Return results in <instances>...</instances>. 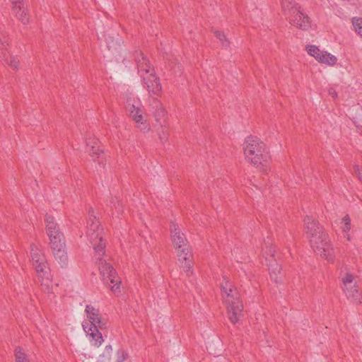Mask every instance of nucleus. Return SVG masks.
Masks as SVG:
<instances>
[{
    "label": "nucleus",
    "mask_w": 362,
    "mask_h": 362,
    "mask_svg": "<svg viewBox=\"0 0 362 362\" xmlns=\"http://www.w3.org/2000/svg\"><path fill=\"white\" fill-rule=\"evenodd\" d=\"M128 354L124 349H119L117 352V362H123L127 358Z\"/></svg>",
    "instance_id": "32"
},
{
    "label": "nucleus",
    "mask_w": 362,
    "mask_h": 362,
    "mask_svg": "<svg viewBox=\"0 0 362 362\" xmlns=\"http://www.w3.org/2000/svg\"><path fill=\"white\" fill-rule=\"evenodd\" d=\"M311 247L320 256L324 257L328 261H333L334 257V249L332 248L328 235L325 232L320 234H313L309 238Z\"/></svg>",
    "instance_id": "5"
},
{
    "label": "nucleus",
    "mask_w": 362,
    "mask_h": 362,
    "mask_svg": "<svg viewBox=\"0 0 362 362\" xmlns=\"http://www.w3.org/2000/svg\"><path fill=\"white\" fill-rule=\"evenodd\" d=\"M337 59L334 55L327 52L322 51L320 57H318L317 62L321 64H325L329 66L336 64Z\"/></svg>",
    "instance_id": "17"
},
{
    "label": "nucleus",
    "mask_w": 362,
    "mask_h": 362,
    "mask_svg": "<svg viewBox=\"0 0 362 362\" xmlns=\"http://www.w3.org/2000/svg\"><path fill=\"white\" fill-rule=\"evenodd\" d=\"M291 12L293 14V17L291 19V24L303 30L310 28V18L300 11V7H292Z\"/></svg>",
    "instance_id": "9"
},
{
    "label": "nucleus",
    "mask_w": 362,
    "mask_h": 362,
    "mask_svg": "<svg viewBox=\"0 0 362 362\" xmlns=\"http://www.w3.org/2000/svg\"><path fill=\"white\" fill-rule=\"evenodd\" d=\"M0 59L13 69H17L19 64V60L9 54L6 47L0 51Z\"/></svg>",
    "instance_id": "15"
},
{
    "label": "nucleus",
    "mask_w": 362,
    "mask_h": 362,
    "mask_svg": "<svg viewBox=\"0 0 362 362\" xmlns=\"http://www.w3.org/2000/svg\"><path fill=\"white\" fill-rule=\"evenodd\" d=\"M329 94L330 95H332L333 97H334V96H337V93H336V91H335L333 88H330V89L329 90Z\"/></svg>",
    "instance_id": "40"
},
{
    "label": "nucleus",
    "mask_w": 362,
    "mask_h": 362,
    "mask_svg": "<svg viewBox=\"0 0 362 362\" xmlns=\"http://www.w3.org/2000/svg\"><path fill=\"white\" fill-rule=\"evenodd\" d=\"M23 0H10L13 6L23 4Z\"/></svg>",
    "instance_id": "38"
},
{
    "label": "nucleus",
    "mask_w": 362,
    "mask_h": 362,
    "mask_svg": "<svg viewBox=\"0 0 362 362\" xmlns=\"http://www.w3.org/2000/svg\"><path fill=\"white\" fill-rule=\"evenodd\" d=\"M39 277L42 279L49 280L50 279V269L47 265V262L34 266Z\"/></svg>",
    "instance_id": "16"
},
{
    "label": "nucleus",
    "mask_w": 362,
    "mask_h": 362,
    "mask_svg": "<svg viewBox=\"0 0 362 362\" xmlns=\"http://www.w3.org/2000/svg\"><path fill=\"white\" fill-rule=\"evenodd\" d=\"M88 216H89V218H88V222H89V223H92L93 221H98L97 219L96 216L93 214V210L92 209H89Z\"/></svg>",
    "instance_id": "37"
},
{
    "label": "nucleus",
    "mask_w": 362,
    "mask_h": 362,
    "mask_svg": "<svg viewBox=\"0 0 362 362\" xmlns=\"http://www.w3.org/2000/svg\"><path fill=\"white\" fill-rule=\"evenodd\" d=\"M214 33L215 36L220 40L223 46L226 47H229L230 41L227 39L223 32L215 30Z\"/></svg>",
    "instance_id": "25"
},
{
    "label": "nucleus",
    "mask_w": 362,
    "mask_h": 362,
    "mask_svg": "<svg viewBox=\"0 0 362 362\" xmlns=\"http://www.w3.org/2000/svg\"><path fill=\"white\" fill-rule=\"evenodd\" d=\"M97 263L104 284L110 286L113 293H120V284L122 281L112 265L107 263L106 260L101 257L98 258Z\"/></svg>",
    "instance_id": "6"
},
{
    "label": "nucleus",
    "mask_w": 362,
    "mask_h": 362,
    "mask_svg": "<svg viewBox=\"0 0 362 362\" xmlns=\"http://www.w3.org/2000/svg\"><path fill=\"white\" fill-rule=\"evenodd\" d=\"M304 223L308 238H310L313 233L320 234L321 232H325L323 227L320 225L319 222L313 219L311 216H307L304 218Z\"/></svg>",
    "instance_id": "11"
},
{
    "label": "nucleus",
    "mask_w": 362,
    "mask_h": 362,
    "mask_svg": "<svg viewBox=\"0 0 362 362\" xmlns=\"http://www.w3.org/2000/svg\"><path fill=\"white\" fill-rule=\"evenodd\" d=\"M170 229L172 241L176 250L179 260L181 261L183 259L185 266L190 268V259H192V255L189 250L187 240L185 234L180 231L179 226L175 223H171Z\"/></svg>",
    "instance_id": "3"
},
{
    "label": "nucleus",
    "mask_w": 362,
    "mask_h": 362,
    "mask_svg": "<svg viewBox=\"0 0 362 362\" xmlns=\"http://www.w3.org/2000/svg\"><path fill=\"white\" fill-rule=\"evenodd\" d=\"M156 104L157 109L154 111V117L156 120L159 122L161 119L165 117L166 111L158 101L156 102Z\"/></svg>",
    "instance_id": "22"
},
{
    "label": "nucleus",
    "mask_w": 362,
    "mask_h": 362,
    "mask_svg": "<svg viewBox=\"0 0 362 362\" xmlns=\"http://www.w3.org/2000/svg\"><path fill=\"white\" fill-rule=\"evenodd\" d=\"M9 45V37L4 25H0V51Z\"/></svg>",
    "instance_id": "19"
},
{
    "label": "nucleus",
    "mask_w": 362,
    "mask_h": 362,
    "mask_svg": "<svg viewBox=\"0 0 362 362\" xmlns=\"http://www.w3.org/2000/svg\"><path fill=\"white\" fill-rule=\"evenodd\" d=\"M85 311L89 322L84 321L82 324L83 328L87 335L90 337L91 341H93V345L99 347L104 340L102 333L97 330L94 321L101 316L100 311L90 305L86 306Z\"/></svg>",
    "instance_id": "4"
},
{
    "label": "nucleus",
    "mask_w": 362,
    "mask_h": 362,
    "mask_svg": "<svg viewBox=\"0 0 362 362\" xmlns=\"http://www.w3.org/2000/svg\"><path fill=\"white\" fill-rule=\"evenodd\" d=\"M93 247L96 253L100 255H103L105 253V243L101 235V238H98L97 240H89Z\"/></svg>",
    "instance_id": "18"
},
{
    "label": "nucleus",
    "mask_w": 362,
    "mask_h": 362,
    "mask_svg": "<svg viewBox=\"0 0 362 362\" xmlns=\"http://www.w3.org/2000/svg\"><path fill=\"white\" fill-rule=\"evenodd\" d=\"M16 362H26V355L21 350L16 351Z\"/></svg>",
    "instance_id": "33"
},
{
    "label": "nucleus",
    "mask_w": 362,
    "mask_h": 362,
    "mask_svg": "<svg viewBox=\"0 0 362 362\" xmlns=\"http://www.w3.org/2000/svg\"><path fill=\"white\" fill-rule=\"evenodd\" d=\"M139 72H145L148 73L150 71V64L148 59H146V62H144V63H140L137 65Z\"/></svg>",
    "instance_id": "31"
},
{
    "label": "nucleus",
    "mask_w": 362,
    "mask_h": 362,
    "mask_svg": "<svg viewBox=\"0 0 362 362\" xmlns=\"http://www.w3.org/2000/svg\"><path fill=\"white\" fill-rule=\"evenodd\" d=\"M221 288L226 295V302L229 305L228 309L229 320L233 324H235L238 321V314L242 312L243 305L239 302L237 298V293L234 292L230 283L226 281L221 284Z\"/></svg>",
    "instance_id": "7"
},
{
    "label": "nucleus",
    "mask_w": 362,
    "mask_h": 362,
    "mask_svg": "<svg viewBox=\"0 0 362 362\" xmlns=\"http://www.w3.org/2000/svg\"><path fill=\"white\" fill-rule=\"evenodd\" d=\"M143 81L151 95H160L162 92V86L159 77L155 74H151L146 78L144 77Z\"/></svg>",
    "instance_id": "10"
},
{
    "label": "nucleus",
    "mask_w": 362,
    "mask_h": 362,
    "mask_svg": "<svg viewBox=\"0 0 362 362\" xmlns=\"http://www.w3.org/2000/svg\"><path fill=\"white\" fill-rule=\"evenodd\" d=\"M47 234L50 240V246L55 259L65 267L68 264V256L66 252V245L63 233L60 230L59 224L54 217L46 214L45 216Z\"/></svg>",
    "instance_id": "1"
},
{
    "label": "nucleus",
    "mask_w": 362,
    "mask_h": 362,
    "mask_svg": "<svg viewBox=\"0 0 362 362\" xmlns=\"http://www.w3.org/2000/svg\"><path fill=\"white\" fill-rule=\"evenodd\" d=\"M94 322L97 327V330L98 331L99 329H106L107 327V321L105 319L103 318L101 316L99 317L97 320H95Z\"/></svg>",
    "instance_id": "28"
},
{
    "label": "nucleus",
    "mask_w": 362,
    "mask_h": 362,
    "mask_svg": "<svg viewBox=\"0 0 362 362\" xmlns=\"http://www.w3.org/2000/svg\"><path fill=\"white\" fill-rule=\"evenodd\" d=\"M141 112L140 108L132 105V110L130 111V115L136 122L144 124V117Z\"/></svg>",
    "instance_id": "20"
},
{
    "label": "nucleus",
    "mask_w": 362,
    "mask_h": 362,
    "mask_svg": "<svg viewBox=\"0 0 362 362\" xmlns=\"http://www.w3.org/2000/svg\"><path fill=\"white\" fill-rule=\"evenodd\" d=\"M88 230L87 235L89 240H97L98 238H101L102 229L100 228L99 221H92V223L87 222Z\"/></svg>",
    "instance_id": "12"
},
{
    "label": "nucleus",
    "mask_w": 362,
    "mask_h": 362,
    "mask_svg": "<svg viewBox=\"0 0 362 362\" xmlns=\"http://www.w3.org/2000/svg\"><path fill=\"white\" fill-rule=\"evenodd\" d=\"M244 153L246 159L260 171L267 172L269 168L270 155L266 145L255 136H248L244 144Z\"/></svg>",
    "instance_id": "2"
},
{
    "label": "nucleus",
    "mask_w": 362,
    "mask_h": 362,
    "mask_svg": "<svg viewBox=\"0 0 362 362\" xmlns=\"http://www.w3.org/2000/svg\"><path fill=\"white\" fill-rule=\"evenodd\" d=\"M358 122H359V124H356L357 128H360V127L362 128V114L360 115ZM361 132H362V130H361Z\"/></svg>",
    "instance_id": "41"
},
{
    "label": "nucleus",
    "mask_w": 362,
    "mask_h": 362,
    "mask_svg": "<svg viewBox=\"0 0 362 362\" xmlns=\"http://www.w3.org/2000/svg\"><path fill=\"white\" fill-rule=\"evenodd\" d=\"M306 51L308 54L312 57H313L317 61L318 60V57H320V54H322L321 50L320 49L313 45H308L306 46Z\"/></svg>",
    "instance_id": "21"
},
{
    "label": "nucleus",
    "mask_w": 362,
    "mask_h": 362,
    "mask_svg": "<svg viewBox=\"0 0 362 362\" xmlns=\"http://www.w3.org/2000/svg\"><path fill=\"white\" fill-rule=\"evenodd\" d=\"M354 276L351 274H346V276L343 278L342 281L344 284V287L348 286L353 283Z\"/></svg>",
    "instance_id": "34"
},
{
    "label": "nucleus",
    "mask_w": 362,
    "mask_h": 362,
    "mask_svg": "<svg viewBox=\"0 0 362 362\" xmlns=\"http://www.w3.org/2000/svg\"><path fill=\"white\" fill-rule=\"evenodd\" d=\"M107 47H108L109 50H111V49L112 48V46H111L110 44H108Z\"/></svg>",
    "instance_id": "42"
},
{
    "label": "nucleus",
    "mask_w": 362,
    "mask_h": 362,
    "mask_svg": "<svg viewBox=\"0 0 362 362\" xmlns=\"http://www.w3.org/2000/svg\"><path fill=\"white\" fill-rule=\"evenodd\" d=\"M350 287L346 286L344 287V291L345 292L346 295L348 298L349 297H356L358 294V290L357 289L356 286L354 285L353 286L351 285H349Z\"/></svg>",
    "instance_id": "26"
},
{
    "label": "nucleus",
    "mask_w": 362,
    "mask_h": 362,
    "mask_svg": "<svg viewBox=\"0 0 362 362\" xmlns=\"http://www.w3.org/2000/svg\"><path fill=\"white\" fill-rule=\"evenodd\" d=\"M134 55L136 65H138L140 63H144V62H146L147 57L144 54V53L141 51H135Z\"/></svg>",
    "instance_id": "29"
},
{
    "label": "nucleus",
    "mask_w": 362,
    "mask_h": 362,
    "mask_svg": "<svg viewBox=\"0 0 362 362\" xmlns=\"http://www.w3.org/2000/svg\"><path fill=\"white\" fill-rule=\"evenodd\" d=\"M13 11L15 13L16 17L23 24L25 25L30 21V16L27 12V9L23 6L16 5L13 6Z\"/></svg>",
    "instance_id": "14"
},
{
    "label": "nucleus",
    "mask_w": 362,
    "mask_h": 362,
    "mask_svg": "<svg viewBox=\"0 0 362 362\" xmlns=\"http://www.w3.org/2000/svg\"><path fill=\"white\" fill-rule=\"evenodd\" d=\"M275 250L272 247L269 250V254L271 259L266 258L267 262L268 269L270 277L272 281L276 284H279L282 281V276L281 275V267L274 258Z\"/></svg>",
    "instance_id": "8"
},
{
    "label": "nucleus",
    "mask_w": 362,
    "mask_h": 362,
    "mask_svg": "<svg viewBox=\"0 0 362 362\" xmlns=\"http://www.w3.org/2000/svg\"><path fill=\"white\" fill-rule=\"evenodd\" d=\"M112 354V347L111 345H107L104 352L100 355L101 362H110Z\"/></svg>",
    "instance_id": "23"
},
{
    "label": "nucleus",
    "mask_w": 362,
    "mask_h": 362,
    "mask_svg": "<svg viewBox=\"0 0 362 362\" xmlns=\"http://www.w3.org/2000/svg\"><path fill=\"white\" fill-rule=\"evenodd\" d=\"M159 139L162 143H165L168 140V134L164 132L163 129L159 132Z\"/></svg>",
    "instance_id": "36"
},
{
    "label": "nucleus",
    "mask_w": 362,
    "mask_h": 362,
    "mask_svg": "<svg viewBox=\"0 0 362 362\" xmlns=\"http://www.w3.org/2000/svg\"><path fill=\"white\" fill-rule=\"evenodd\" d=\"M100 145V141L95 137H90L86 139V149H92V148H96L95 146Z\"/></svg>",
    "instance_id": "27"
},
{
    "label": "nucleus",
    "mask_w": 362,
    "mask_h": 362,
    "mask_svg": "<svg viewBox=\"0 0 362 362\" xmlns=\"http://www.w3.org/2000/svg\"><path fill=\"white\" fill-rule=\"evenodd\" d=\"M352 25L355 31L362 37V18H358L353 21Z\"/></svg>",
    "instance_id": "30"
},
{
    "label": "nucleus",
    "mask_w": 362,
    "mask_h": 362,
    "mask_svg": "<svg viewBox=\"0 0 362 362\" xmlns=\"http://www.w3.org/2000/svg\"><path fill=\"white\" fill-rule=\"evenodd\" d=\"M96 148H92V149H86V152L88 153L93 160L95 161L96 158H99L101 154H103V150L100 148V145L95 146Z\"/></svg>",
    "instance_id": "24"
},
{
    "label": "nucleus",
    "mask_w": 362,
    "mask_h": 362,
    "mask_svg": "<svg viewBox=\"0 0 362 362\" xmlns=\"http://www.w3.org/2000/svg\"><path fill=\"white\" fill-rule=\"evenodd\" d=\"M30 256L33 266L47 262L44 253L35 244L30 245Z\"/></svg>",
    "instance_id": "13"
},
{
    "label": "nucleus",
    "mask_w": 362,
    "mask_h": 362,
    "mask_svg": "<svg viewBox=\"0 0 362 362\" xmlns=\"http://www.w3.org/2000/svg\"><path fill=\"white\" fill-rule=\"evenodd\" d=\"M180 262H181L182 264H184L183 267H184V268H186L185 272H186L187 273H188L189 272H190V273H192V271H190L191 268H188V267H187L185 266V261H184L183 259H182ZM190 267H192V266H191V265H190Z\"/></svg>",
    "instance_id": "39"
},
{
    "label": "nucleus",
    "mask_w": 362,
    "mask_h": 362,
    "mask_svg": "<svg viewBox=\"0 0 362 362\" xmlns=\"http://www.w3.org/2000/svg\"><path fill=\"white\" fill-rule=\"evenodd\" d=\"M343 221L344 223V228L343 230L344 232L349 231V230L351 229V219H350L349 215H346L343 218Z\"/></svg>",
    "instance_id": "35"
}]
</instances>
